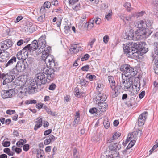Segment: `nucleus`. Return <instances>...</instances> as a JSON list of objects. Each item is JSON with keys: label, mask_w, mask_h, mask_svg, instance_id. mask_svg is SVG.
Listing matches in <instances>:
<instances>
[{"label": "nucleus", "mask_w": 158, "mask_h": 158, "mask_svg": "<svg viewBox=\"0 0 158 158\" xmlns=\"http://www.w3.org/2000/svg\"><path fill=\"white\" fill-rule=\"evenodd\" d=\"M143 44L144 42H130L123 44V48L124 54L131 58L137 57L139 55V50L141 45H143Z\"/></svg>", "instance_id": "obj_1"}, {"label": "nucleus", "mask_w": 158, "mask_h": 158, "mask_svg": "<svg viewBox=\"0 0 158 158\" xmlns=\"http://www.w3.org/2000/svg\"><path fill=\"white\" fill-rule=\"evenodd\" d=\"M151 25V22L147 23L146 21L141 20L137 22L135 26L138 28L135 32V36L138 40L143 39L146 37L148 29L146 27H149Z\"/></svg>", "instance_id": "obj_2"}, {"label": "nucleus", "mask_w": 158, "mask_h": 158, "mask_svg": "<svg viewBox=\"0 0 158 158\" xmlns=\"http://www.w3.org/2000/svg\"><path fill=\"white\" fill-rule=\"evenodd\" d=\"M106 98L105 94L99 92L95 98L96 103L98 105L99 109L101 111H105L108 107V105L106 102H104Z\"/></svg>", "instance_id": "obj_3"}, {"label": "nucleus", "mask_w": 158, "mask_h": 158, "mask_svg": "<svg viewBox=\"0 0 158 158\" xmlns=\"http://www.w3.org/2000/svg\"><path fill=\"white\" fill-rule=\"evenodd\" d=\"M122 72H123L125 76L133 77L137 74V72L134 70V68L129 65L125 64L122 66L120 69Z\"/></svg>", "instance_id": "obj_4"}, {"label": "nucleus", "mask_w": 158, "mask_h": 158, "mask_svg": "<svg viewBox=\"0 0 158 158\" xmlns=\"http://www.w3.org/2000/svg\"><path fill=\"white\" fill-rule=\"evenodd\" d=\"M27 66V64H25L23 61H18L15 67L10 71V73L12 74L18 75L19 73L23 72Z\"/></svg>", "instance_id": "obj_5"}, {"label": "nucleus", "mask_w": 158, "mask_h": 158, "mask_svg": "<svg viewBox=\"0 0 158 158\" xmlns=\"http://www.w3.org/2000/svg\"><path fill=\"white\" fill-rule=\"evenodd\" d=\"M54 69L49 68L47 65L41 69V71L47 75L48 80H51L54 77Z\"/></svg>", "instance_id": "obj_6"}, {"label": "nucleus", "mask_w": 158, "mask_h": 158, "mask_svg": "<svg viewBox=\"0 0 158 158\" xmlns=\"http://www.w3.org/2000/svg\"><path fill=\"white\" fill-rule=\"evenodd\" d=\"M35 79L37 85L40 86L42 84H45L47 81V77H45L44 74L42 73L37 74L35 76Z\"/></svg>", "instance_id": "obj_7"}, {"label": "nucleus", "mask_w": 158, "mask_h": 158, "mask_svg": "<svg viewBox=\"0 0 158 158\" xmlns=\"http://www.w3.org/2000/svg\"><path fill=\"white\" fill-rule=\"evenodd\" d=\"M133 79L131 78L126 80L122 79L120 81V86L124 90L130 88L133 84Z\"/></svg>", "instance_id": "obj_8"}, {"label": "nucleus", "mask_w": 158, "mask_h": 158, "mask_svg": "<svg viewBox=\"0 0 158 158\" xmlns=\"http://www.w3.org/2000/svg\"><path fill=\"white\" fill-rule=\"evenodd\" d=\"M15 94L14 89H11L8 90H2L1 93L2 97L4 99L11 98Z\"/></svg>", "instance_id": "obj_9"}, {"label": "nucleus", "mask_w": 158, "mask_h": 158, "mask_svg": "<svg viewBox=\"0 0 158 158\" xmlns=\"http://www.w3.org/2000/svg\"><path fill=\"white\" fill-rule=\"evenodd\" d=\"M40 48L38 41L36 40H33L31 44H29L24 47V50L27 49L29 52H30L32 50Z\"/></svg>", "instance_id": "obj_10"}, {"label": "nucleus", "mask_w": 158, "mask_h": 158, "mask_svg": "<svg viewBox=\"0 0 158 158\" xmlns=\"http://www.w3.org/2000/svg\"><path fill=\"white\" fill-rule=\"evenodd\" d=\"M24 48L18 52L16 55L17 58L19 60H24L28 57V51L27 49L24 50Z\"/></svg>", "instance_id": "obj_11"}, {"label": "nucleus", "mask_w": 158, "mask_h": 158, "mask_svg": "<svg viewBox=\"0 0 158 158\" xmlns=\"http://www.w3.org/2000/svg\"><path fill=\"white\" fill-rule=\"evenodd\" d=\"M38 85H37L35 81L31 80L27 88V90L29 94L34 93L36 87Z\"/></svg>", "instance_id": "obj_12"}, {"label": "nucleus", "mask_w": 158, "mask_h": 158, "mask_svg": "<svg viewBox=\"0 0 158 158\" xmlns=\"http://www.w3.org/2000/svg\"><path fill=\"white\" fill-rule=\"evenodd\" d=\"M148 112L145 111L142 113L139 116L138 120V125L139 127H141L144 124L147 117Z\"/></svg>", "instance_id": "obj_13"}, {"label": "nucleus", "mask_w": 158, "mask_h": 158, "mask_svg": "<svg viewBox=\"0 0 158 158\" xmlns=\"http://www.w3.org/2000/svg\"><path fill=\"white\" fill-rule=\"evenodd\" d=\"M11 74H12L10 72L9 73L6 74L5 78L3 82V85H6V83H11L15 78V76Z\"/></svg>", "instance_id": "obj_14"}, {"label": "nucleus", "mask_w": 158, "mask_h": 158, "mask_svg": "<svg viewBox=\"0 0 158 158\" xmlns=\"http://www.w3.org/2000/svg\"><path fill=\"white\" fill-rule=\"evenodd\" d=\"M45 36L42 35L38 39V41L39 44V46L40 47L39 49L40 50V51H41V49H43V48L46 47V42L45 40Z\"/></svg>", "instance_id": "obj_15"}, {"label": "nucleus", "mask_w": 158, "mask_h": 158, "mask_svg": "<svg viewBox=\"0 0 158 158\" xmlns=\"http://www.w3.org/2000/svg\"><path fill=\"white\" fill-rule=\"evenodd\" d=\"M42 59L46 62V61H49L50 60H52V55H49L48 53L47 52H43V49H42Z\"/></svg>", "instance_id": "obj_16"}, {"label": "nucleus", "mask_w": 158, "mask_h": 158, "mask_svg": "<svg viewBox=\"0 0 158 158\" xmlns=\"http://www.w3.org/2000/svg\"><path fill=\"white\" fill-rule=\"evenodd\" d=\"M109 150L111 151H115L119 150L121 148V145L115 143H111L109 146Z\"/></svg>", "instance_id": "obj_17"}, {"label": "nucleus", "mask_w": 158, "mask_h": 158, "mask_svg": "<svg viewBox=\"0 0 158 158\" xmlns=\"http://www.w3.org/2000/svg\"><path fill=\"white\" fill-rule=\"evenodd\" d=\"M123 35L124 39L127 40H131L133 39L134 33L131 31H129L128 32L123 33Z\"/></svg>", "instance_id": "obj_18"}, {"label": "nucleus", "mask_w": 158, "mask_h": 158, "mask_svg": "<svg viewBox=\"0 0 158 158\" xmlns=\"http://www.w3.org/2000/svg\"><path fill=\"white\" fill-rule=\"evenodd\" d=\"M83 48L80 47H78L76 44H73L71 45L70 50V51L73 52L74 53H77L79 51H81Z\"/></svg>", "instance_id": "obj_19"}, {"label": "nucleus", "mask_w": 158, "mask_h": 158, "mask_svg": "<svg viewBox=\"0 0 158 158\" xmlns=\"http://www.w3.org/2000/svg\"><path fill=\"white\" fill-rule=\"evenodd\" d=\"M52 60L49 61H46L45 63L46 64H49V68L55 69L58 65L57 63H56L54 60L53 56H52Z\"/></svg>", "instance_id": "obj_20"}, {"label": "nucleus", "mask_w": 158, "mask_h": 158, "mask_svg": "<svg viewBox=\"0 0 158 158\" xmlns=\"http://www.w3.org/2000/svg\"><path fill=\"white\" fill-rule=\"evenodd\" d=\"M111 88L112 89L111 94H112V97L114 98L116 97L118 95V93L117 92L118 90L115 89V82L110 83Z\"/></svg>", "instance_id": "obj_21"}, {"label": "nucleus", "mask_w": 158, "mask_h": 158, "mask_svg": "<svg viewBox=\"0 0 158 158\" xmlns=\"http://www.w3.org/2000/svg\"><path fill=\"white\" fill-rule=\"evenodd\" d=\"M119 152H116V153L113 155H102L101 158H119Z\"/></svg>", "instance_id": "obj_22"}, {"label": "nucleus", "mask_w": 158, "mask_h": 158, "mask_svg": "<svg viewBox=\"0 0 158 158\" xmlns=\"http://www.w3.org/2000/svg\"><path fill=\"white\" fill-rule=\"evenodd\" d=\"M1 57L0 58V62H4L6 61L9 56V53L7 51H3Z\"/></svg>", "instance_id": "obj_23"}, {"label": "nucleus", "mask_w": 158, "mask_h": 158, "mask_svg": "<svg viewBox=\"0 0 158 158\" xmlns=\"http://www.w3.org/2000/svg\"><path fill=\"white\" fill-rule=\"evenodd\" d=\"M16 58L15 57H12L11 59L9 60L8 62L6 64L5 67H7L9 66L12 65L14 63H15L16 62Z\"/></svg>", "instance_id": "obj_24"}, {"label": "nucleus", "mask_w": 158, "mask_h": 158, "mask_svg": "<svg viewBox=\"0 0 158 158\" xmlns=\"http://www.w3.org/2000/svg\"><path fill=\"white\" fill-rule=\"evenodd\" d=\"M135 140H131L129 143L128 146L127 147L125 150L126 152L127 153L128 152H130V148L133 147L135 144Z\"/></svg>", "instance_id": "obj_25"}, {"label": "nucleus", "mask_w": 158, "mask_h": 158, "mask_svg": "<svg viewBox=\"0 0 158 158\" xmlns=\"http://www.w3.org/2000/svg\"><path fill=\"white\" fill-rule=\"evenodd\" d=\"M37 121L35 122L36 124L34 128H37L40 127L42 126V119L41 118L39 117L36 119Z\"/></svg>", "instance_id": "obj_26"}, {"label": "nucleus", "mask_w": 158, "mask_h": 158, "mask_svg": "<svg viewBox=\"0 0 158 158\" xmlns=\"http://www.w3.org/2000/svg\"><path fill=\"white\" fill-rule=\"evenodd\" d=\"M37 151V158H39V156L40 155V157H42L44 155V153L43 150L39 149H38L36 150Z\"/></svg>", "instance_id": "obj_27"}, {"label": "nucleus", "mask_w": 158, "mask_h": 158, "mask_svg": "<svg viewBox=\"0 0 158 158\" xmlns=\"http://www.w3.org/2000/svg\"><path fill=\"white\" fill-rule=\"evenodd\" d=\"M80 80L78 83L81 85L82 86H86L88 84V82L86 80H85L84 78H82L81 79L79 78Z\"/></svg>", "instance_id": "obj_28"}, {"label": "nucleus", "mask_w": 158, "mask_h": 158, "mask_svg": "<svg viewBox=\"0 0 158 158\" xmlns=\"http://www.w3.org/2000/svg\"><path fill=\"white\" fill-rule=\"evenodd\" d=\"M5 44V45H6V47L7 49H8L12 45V41L9 39H7L4 41Z\"/></svg>", "instance_id": "obj_29"}, {"label": "nucleus", "mask_w": 158, "mask_h": 158, "mask_svg": "<svg viewBox=\"0 0 158 158\" xmlns=\"http://www.w3.org/2000/svg\"><path fill=\"white\" fill-rule=\"evenodd\" d=\"M155 65L154 67V70L155 73L158 75V59H155Z\"/></svg>", "instance_id": "obj_30"}, {"label": "nucleus", "mask_w": 158, "mask_h": 158, "mask_svg": "<svg viewBox=\"0 0 158 158\" xmlns=\"http://www.w3.org/2000/svg\"><path fill=\"white\" fill-rule=\"evenodd\" d=\"M80 114L78 112H77L74 117V123H78L80 120Z\"/></svg>", "instance_id": "obj_31"}, {"label": "nucleus", "mask_w": 158, "mask_h": 158, "mask_svg": "<svg viewBox=\"0 0 158 158\" xmlns=\"http://www.w3.org/2000/svg\"><path fill=\"white\" fill-rule=\"evenodd\" d=\"M148 49L144 46H143V45H141V46L139 50V52H141L142 53H145L148 51Z\"/></svg>", "instance_id": "obj_32"}, {"label": "nucleus", "mask_w": 158, "mask_h": 158, "mask_svg": "<svg viewBox=\"0 0 158 158\" xmlns=\"http://www.w3.org/2000/svg\"><path fill=\"white\" fill-rule=\"evenodd\" d=\"M124 7L126 8L128 11H130L131 9V4L129 2H126L124 5Z\"/></svg>", "instance_id": "obj_33"}, {"label": "nucleus", "mask_w": 158, "mask_h": 158, "mask_svg": "<svg viewBox=\"0 0 158 158\" xmlns=\"http://www.w3.org/2000/svg\"><path fill=\"white\" fill-rule=\"evenodd\" d=\"M136 14L135 13L132 14L131 15L127 17L126 18V19L127 21H131L134 19V18Z\"/></svg>", "instance_id": "obj_34"}, {"label": "nucleus", "mask_w": 158, "mask_h": 158, "mask_svg": "<svg viewBox=\"0 0 158 158\" xmlns=\"http://www.w3.org/2000/svg\"><path fill=\"white\" fill-rule=\"evenodd\" d=\"M86 17L85 15H83L82 16L81 18V19L80 20V21L79 23V24H80V26H82V23L84 22V23H87V22H86L85 21V19H86Z\"/></svg>", "instance_id": "obj_35"}, {"label": "nucleus", "mask_w": 158, "mask_h": 158, "mask_svg": "<svg viewBox=\"0 0 158 158\" xmlns=\"http://www.w3.org/2000/svg\"><path fill=\"white\" fill-rule=\"evenodd\" d=\"M86 77L87 78L89 79L90 81H92L94 79H95L96 77L94 75H90V73H89L86 75Z\"/></svg>", "instance_id": "obj_36"}, {"label": "nucleus", "mask_w": 158, "mask_h": 158, "mask_svg": "<svg viewBox=\"0 0 158 158\" xmlns=\"http://www.w3.org/2000/svg\"><path fill=\"white\" fill-rule=\"evenodd\" d=\"M0 49H2L3 51H5V50L8 49L6 47V45H5L4 41L1 43V44L0 45Z\"/></svg>", "instance_id": "obj_37"}, {"label": "nucleus", "mask_w": 158, "mask_h": 158, "mask_svg": "<svg viewBox=\"0 0 158 158\" xmlns=\"http://www.w3.org/2000/svg\"><path fill=\"white\" fill-rule=\"evenodd\" d=\"M45 15L44 14L43 15L39 16L37 20L39 22H44L45 20Z\"/></svg>", "instance_id": "obj_38"}, {"label": "nucleus", "mask_w": 158, "mask_h": 158, "mask_svg": "<svg viewBox=\"0 0 158 158\" xmlns=\"http://www.w3.org/2000/svg\"><path fill=\"white\" fill-rule=\"evenodd\" d=\"M92 19H94V22H95L96 24H99L101 22V20L99 18L95 17L94 18H92Z\"/></svg>", "instance_id": "obj_39"}, {"label": "nucleus", "mask_w": 158, "mask_h": 158, "mask_svg": "<svg viewBox=\"0 0 158 158\" xmlns=\"http://www.w3.org/2000/svg\"><path fill=\"white\" fill-rule=\"evenodd\" d=\"M78 154V153L77 152V149L75 148L73 150V153L74 158H80Z\"/></svg>", "instance_id": "obj_40"}, {"label": "nucleus", "mask_w": 158, "mask_h": 158, "mask_svg": "<svg viewBox=\"0 0 158 158\" xmlns=\"http://www.w3.org/2000/svg\"><path fill=\"white\" fill-rule=\"evenodd\" d=\"M94 19H91L90 20V22L88 24L87 27L91 28L94 27Z\"/></svg>", "instance_id": "obj_41"}, {"label": "nucleus", "mask_w": 158, "mask_h": 158, "mask_svg": "<svg viewBox=\"0 0 158 158\" xmlns=\"http://www.w3.org/2000/svg\"><path fill=\"white\" fill-rule=\"evenodd\" d=\"M121 135V133L116 132L113 136V139H118V138Z\"/></svg>", "instance_id": "obj_42"}, {"label": "nucleus", "mask_w": 158, "mask_h": 158, "mask_svg": "<svg viewBox=\"0 0 158 158\" xmlns=\"http://www.w3.org/2000/svg\"><path fill=\"white\" fill-rule=\"evenodd\" d=\"M89 57L90 56L88 54H85L84 56L83 57H82L81 58V61H83L84 60H86L89 58Z\"/></svg>", "instance_id": "obj_43"}, {"label": "nucleus", "mask_w": 158, "mask_h": 158, "mask_svg": "<svg viewBox=\"0 0 158 158\" xmlns=\"http://www.w3.org/2000/svg\"><path fill=\"white\" fill-rule=\"evenodd\" d=\"M71 26V25H66L64 27V31L66 33H67L70 30Z\"/></svg>", "instance_id": "obj_44"}, {"label": "nucleus", "mask_w": 158, "mask_h": 158, "mask_svg": "<svg viewBox=\"0 0 158 158\" xmlns=\"http://www.w3.org/2000/svg\"><path fill=\"white\" fill-rule=\"evenodd\" d=\"M30 145L28 144H26L23 146V149L25 151L27 152L29 149Z\"/></svg>", "instance_id": "obj_45"}, {"label": "nucleus", "mask_w": 158, "mask_h": 158, "mask_svg": "<svg viewBox=\"0 0 158 158\" xmlns=\"http://www.w3.org/2000/svg\"><path fill=\"white\" fill-rule=\"evenodd\" d=\"M103 124L105 128H108L109 127L110 125L109 122L106 121H104Z\"/></svg>", "instance_id": "obj_46"}, {"label": "nucleus", "mask_w": 158, "mask_h": 158, "mask_svg": "<svg viewBox=\"0 0 158 158\" xmlns=\"http://www.w3.org/2000/svg\"><path fill=\"white\" fill-rule=\"evenodd\" d=\"M112 12H110L107 15H106L105 18L108 20H109L111 19V16L112 15Z\"/></svg>", "instance_id": "obj_47"}, {"label": "nucleus", "mask_w": 158, "mask_h": 158, "mask_svg": "<svg viewBox=\"0 0 158 158\" xmlns=\"http://www.w3.org/2000/svg\"><path fill=\"white\" fill-rule=\"evenodd\" d=\"M89 68V65H86L82 67L81 69L83 71H87Z\"/></svg>", "instance_id": "obj_48"}, {"label": "nucleus", "mask_w": 158, "mask_h": 158, "mask_svg": "<svg viewBox=\"0 0 158 158\" xmlns=\"http://www.w3.org/2000/svg\"><path fill=\"white\" fill-rule=\"evenodd\" d=\"M109 37L107 35H105L103 38V41L105 44H107L109 40Z\"/></svg>", "instance_id": "obj_49"}, {"label": "nucleus", "mask_w": 158, "mask_h": 158, "mask_svg": "<svg viewBox=\"0 0 158 158\" xmlns=\"http://www.w3.org/2000/svg\"><path fill=\"white\" fill-rule=\"evenodd\" d=\"M136 94H137L136 92H135L133 89H131L129 91V93H128V94L131 96H134Z\"/></svg>", "instance_id": "obj_50"}, {"label": "nucleus", "mask_w": 158, "mask_h": 158, "mask_svg": "<svg viewBox=\"0 0 158 158\" xmlns=\"http://www.w3.org/2000/svg\"><path fill=\"white\" fill-rule=\"evenodd\" d=\"M97 111V109L95 108L94 107L90 109L89 112L91 114H94L96 113Z\"/></svg>", "instance_id": "obj_51"}, {"label": "nucleus", "mask_w": 158, "mask_h": 158, "mask_svg": "<svg viewBox=\"0 0 158 158\" xmlns=\"http://www.w3.org/2000/svg\"><path fill=\"white\" fill-rule=\"evenodd\" d=\"M45 138H49L52 142L55 139V136L51 135H50L49 136L47 137H45Z\"/></svg>", "instance_id": "obj_52"}, {"label": "nucleus", "mask_w": 158, "mask_h": 158, "mask_svg": "<svg viewBox=\"0 0 158 158\" xmlns=\"http://www.w3.org/2000/svg\"><path fill=\"white\" fill-rule=\"evenodd\" d=\"M103 88V85L99 83H98L97 85L96 89L98 90H101Z\"/></svg>", "instance_id": "obj_53"}, {"label": "nucleus", "mask_w": 158, "mask_h": 158, "mask_svg": "<svg viewBox=\"0 0 158 158\" xmlns=\"http://www.w3.org/2000/svg\"><path fill=\"white\" fill-rule=\"evenodd\" d=\"M56 87V85L55 84L52 83L49 87V89L50 90H53L55 89Z\"/></svg>", "instance_id": "obj_54"}, {"label": "nucleus", "mask_w": 158, "mask_h": 158, "mask_svg": "<svg viewBox=\"0 0 158 158\" xmlns=\"http://www.w3.org/2000/svg\"><path fill=\"white\" fill-rule=\"evenodd\" d=\"M14 151H15L16 153L19 154L22 152V149L20 148L16 147L14 149Z\"/></svg>", "instance_id": "obj_55"}, {"label": "nucleus", "mask_w": 158, "mask_h": 158, "mask_svg": "<svg viewBox=\"0 0 158 158\" xmlns=\"http://www.w3.org/2000/svg\"><path fill=\"white\" fill-rule=\"evenodd\" d=\"M15 113V111L14 110H8L6 111V113L7 114L9 115H11L13 114H14Z\"/></svg>", "instance_id": "obj_56"}, {"label": "nucleus", "mask_w": 158, "mask_h": 158, "mask_svg": "<svg viewBox=\"0 0 158 158\" xmlns=\"http://www.w3.org/2000/svg\"><path fill=\"white\" fill-rule=\"evenodd\" d=\"M44 49L43 50V52H47L49 54L50 53V51L51 50V48L50 47H47L44 48Z\"/></svg>", "instance_id": "obj_57"}, {"label": "nucleus", "mask_w": 158, "mask_h": 158, "mask_svg": "<svg viewBox=\"0 0 158 158\" xmlns=\"http://www.w3.org/2000/svg\"><path fill=\"white\" fill-rule=\"evenodd\" d=\"M51 142H52V141L50 140L49 138H47L44 140V143L45 145H47L49 144Z\"/></svg>", "instance_id": "obj_58"}, {"label": "nucleus", "mask_w": 158, "mask_h": 158, "mask_svg": "<svg viewBox=\"0 0 158 158\" xmlns=\"http://www.w3.org/2000/svg\"><path fill=\"white\" fill-rule=\"evenodd\" d=\"M155 53L156 54V55H157L156 56H155V58L154 59V60L155 59H157L158 58V44H157L156 45V50L155 51Z\"/></svg>", "instance_id": "obj_59"}, {"label": "nucleus", "mask_w": 158, "mask_h": 158, "mask_svg": "<svg viewBox=\"0 0 158 158\" xmlns=\"http://www.w3.org/2000/svg\"><path fill=\"white\" fill-rule=\"evenodd\" d=\"M3 151L4 153L8 154V155L10 152V150L9 148H6L4 149Z\"/></svg>", "instance_id": "obj_60"}, {"label": "nucleus", "mask_w": 158, "mask_h": 158, "mask_svg": "<svg viewBox=\"0 0 158 158\" xmlns=\"http://www.w3.org/2000/svg\"><path fill=\"white\" fill-rule=\"evenodd\" d=\"M144 13V11H142L140 12H138L137 13H135V14H136V16H137L138 17H140L142 16Z\"/></svg>", "instance_id": "obj_61"}, {"label": "nucleus", "mask_w": 158, "mask_h": 158, "mask_svg": "<svg viewBox=\"0 0 158 158\" xmlns=\"http://www.w3.org/2000/svg\"><path fill=\"white\" fill-rule=\"evenodd\" d=\"M132 134L133 135V137L134 138V139H137V135H138L139 131H137V130L136 131H134V132H132Z\"/></svg>", "instance_id": "obj_62"}, {"label": "nucleus", "mask_w": 158, "mask_h": 158, "mask_svg": "<svg viewBox=\"0 0 158 158\" xmlns=\"http://www.w3.org/2000/svg\"><path fill=\"white\" fill-rule=\"evenodd\" d=\"M52 132V130L51 129H48V130L45 131L44 133V135H47L50 134Z\"/></svg>", "instance_id": "obj_63"}, {"label": "nucleus", "mask_w": 158, "mask_h": 158, "mask_svg": "<svg viewBox=\"0 0 158 158\" xmlns=\"http://www.w3.org/2000/svg\"><path fill=\"white\" fill-rule=\"evenodd\" d=\"M10 144V141H5L3 144V146L5 147H9Z\"/></svg>", "instance_id": "obj_64"}]
</instances>
